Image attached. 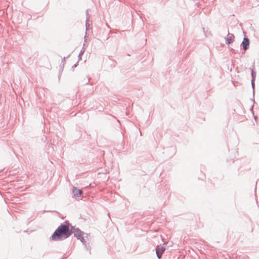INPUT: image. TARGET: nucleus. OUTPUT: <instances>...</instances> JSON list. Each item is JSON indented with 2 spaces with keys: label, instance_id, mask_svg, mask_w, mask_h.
Instances as JSON below:
<instances>
[{
  "label": "nucleus",
  "instance_id": "1a4fd4ad",
  "mask_svg": "<svg viewBox=\"0 0 259 259\" xmlns=\"http://www.w3.org/2000/svg\"><path fill=\"white\" fill-rule=\"evenodd\" d=\"M255 77H256V73L253 71V70L252 69H251V79L255 80Z\"/></svg>",
  "mask_w": 259,
  "mask_h": 259
},
{
  "label": "nucleus",
  "instance_id": "39448f33",
  "mask_svg": "<svg viewBox=\"0 0 259 259\" xmlns=\"http://www.w3.org/2000/svg\"><path fill=\"white\" fill-rule=\"evenodd\" d=\"M74 235L75 237L78 239L79 237H81L83 234V232L81 231L79 228H75L74 229Z\"/></svg>",
  "mask_w": 259,
  "mask_h": 259
},
{
  "label": "nucleus",
  "instance_id": "7ed1b4c3",
  "mask_svg": "<svg viewBox=\"0 0 259 259\" xmlns=\"http://www.w3.org/2000/svg\"><path fill=\"white\" fill-rule=\"evenodd\" d=\"M241 45L242 46V48L244 51L247 50L249 48V39L247 37H244L243 40L242 42Z\"/></svg>",
  "mask_w": 259,
  "mask_h": 259
},
{
  "label": "nucleus",
  "instance_id": "6e6552de",
  "mask_svg": "<svg viewBox=\"0 0 259 259\" xmlns=\"http://www.w3.org/2000/svg\"><path fill=\"white\" fill-rule=\"evenodd\" d=\"M77 239L80 240L82 244H84L86 247H87V244H86L85 239L82 236L81 237L78 238Z\"/></svg>",
  "mask_w": 259,
  "mask_h": 259
},
{
  "label": "nucleus",
  "instance_id": "4468645a",
  "mask_svg": "<svg viewBox=\"0 0 259 259\" xmlns=\"http://www.w3.org/2000/svg\"><path fill=\"white\" fill-rule=\"evenodd\" d=\"M88 247H90V246H88V247L87 246V248L88 249Z\"/></svg>",
  "mask_w": 259,
  "mask_h": 259
},
{
  "label": "nucleus",
  "instance_id": "0eeeda50",
  "mask_svg": "<svg viewBox=\"0 0 259 259\" xmlns=\"http://www.w3.org/2000/svg\"><path fill=\"white\" fill-rule=\"evenodd\" d=\"M90 17V16L89 14L88 10H87V12H86V23H85L87 30L88 29L89 27H90V23H89Z\"/></svg>",
  "mask_w": 259,
  "mask_h": 259
},
{
  "label": "nucleus",
  "instance_id": "423d86ee",
  "mask_svg": "<svg viewBox=\"0 0 259 259\" xmlns=\"http://www.w3.org/2000/svg\"><path fill=\"white\" fill-rule=\"evenodd\" d=\"M72 193L73 195L76 197H80L82 193V191L79 189H77L75 187H73L72 190Z\"/></svg>",
  "mask_w": 259,
  "mask_h": 259
},
{
  "label": "nucleus",
  "instance_id": "f03ea898",
  "mask_svg": "<svg viewBox=\"0 0 259 259\" xmlns=\"http://www.w3.org/2000/svg\"><path fill=\"white\" fill-rule=\"evenodd\" d=\"M165 250V248L163 246H159V245H157L156 246V255H157V257L159 259H160V258L162 256V254H163V253L164 252Z\"/></svg>",
  "mask_w": 259,
  "mask_h": 259
},
{
  "label": "nucleus",
  "instance_id": "20e7f679",
  "mask_svg": "<svg viewBox=\"0 0 259 259\" xmlns=\"http://www.w3.org/2000/svg\"><path fill=\"white\" fill-rule=\"evenodd\" d=\"M234 36L233 34L228 33L227 37L226 38V44L229 45L232 43L234 40Z\"/></svg>",
  "mask_w": 259,
  "mask_h": 259
},
{
  "label": "nucleus",
  "instance_id": "f257e3e1",
  "mask_svg": "<svg viewBox=\"0 0 259 259\" xmlns=\"http://www.w3.org/2000/svg\"><path fill=\"white\" fill-rule=\"evenodd\" d=\"M65 224H61L52 234L51 238L53 240H61L68 238L72 234L69 229V224L65 222Z\"/></svg>",
  "mask_w": 259,
  "mask_h": 259
},
{
  "label": "nucleus",
  "instance_id": "f8f14e48",
  "mask_svg": "<svg viewBox=\"0 0 259 259\" xmlns=\"http://www.w3.org/2000/svg\"><path fill=\"white\" fill-rule=\"evenodd\" d=\"M89 81H90V79H89V78H88V81H87L85 83H86V84H88V83H89Z\"/></svg>",
  "mask_w": 259,
  "mask_h": 259
},
{
  "label": "nucleus",
  "instance_id": "9d476101",
  "mask_svg": "<svg viewBox=\"0 0 259 259\" xmlns=\"http://www.w3.org/2000/svg\"><path fill=\"white\" fill-rule=\"evenodd\" d=\"M251 86L253 89V90L254 91L255 87V80L251 79Z\"/></svg>",
  "mask_w": 259,
  "mask_h": 259
},
{
  "label": "nucleus",
  "instance_id": "ddd939ff",
  "mask_svg": "<svg viewBox=\"0 0 259 259\" xmlns=\"http://www.w3.org/2000/svg\"><path fill=\"white\" fill-rule=\"evenodd\" d=\"M81 55V53H80V54H79V57H80V56Z\"/></svg>",
  "mask_w": 259,
  "mask_h": 259
},
{
  "label": "nucleus",
  "instance_id": "9b49d317",
  "mask_svg": "<svg viewBox=\"0 0 259 259\" xmlns=\"http://www.w3.org/2000/svg\"><path fill=\"white\" fill-rule=\"evenodd\" d=\"M78 65V62H77L76 64H75L72 67V69H74V68H75L76 67H77V66Z\"/></svg>",
  "mask_w": 259,
  "mask_h": 259
}]
</instances>
